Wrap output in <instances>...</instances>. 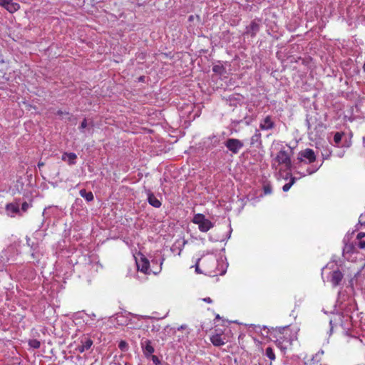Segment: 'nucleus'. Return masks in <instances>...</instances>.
Wrapping results in <instances>:
<instances>
[{
	"instance_id": "nucleus-1",
	"label": "nucleus",
	"mask_w": 365,
	"mask_h": 365,
	"mask_svg": "<svg viewBox=\"0 0 365 365\" xmlns=\"http://www.w3.org/2000/svg\"><path fill=\"white\" fill-rule=\"evenodd\" d=\"M299 330L297 326L292 325L276 328L274 330V337L278 346L282 349H287L297 339Z\"/></svg>"
},
{
	"instance_id": "nucleus-2",
	"label": "nucleus",
	"mask_w": 365,
	"mask_h": 365,
	"mask_svg": "<svg viewBox=\"0 0 365 365\" xmlns=\"http://www.w3.org/2000/svg\"><path fill=\"white\" fill-rule=\"evenodd\" d=\"M192 222L198 225V228L202 232H207L213 227V223L202 214H196L194 215Z\"/></svg>"
},
{
	"instance_id": "nucleus-3",
	"label": "nucleus",
	"mask_w": 365,
	"mask_h": 365,
	"mask_svg": "<svg viewBox=\"0 0 365 365\" xmlns=\"http://www.w3.org/2000/svg\"><path fill=\"white\" fill-rule=\"evenodd\" d=\"M317 156L315 155L314 151L311 148H306L303 150H301L297 157V160L299 162H304V160H307V163H312L316 161Z\"/></svg>"
},
{
	"instance_id": "nucleus-4",
	"label": "nucleus",
	"mask_w": 365,
	"mask_h": 365,
	"mask_svg": "<svg viewBox=\"0 0 365 365\" xmlns=\"http://www.w3.org/2000/svg\"><path fill=\"white\" fill-rule=\"evenodd\" d=\"M226 148L234 154L238 153L240 149L243 147V143L239 139L229 138L225 143Z\"/></svg>"
},
{
	"instance_id": "nucleus-5",
	"label": "nucleus",
	"mask_w": 365,
	"mask_h": 365,
	"mask_svg": "<svg viewBox=\"0 0 365 365\" xmlns=\"http://www.w3.org/2000/svg\"><path fill=\"white\" fill-rule=\"evenodd\" d=\"M276 160L279 164H283L287 169L292 168V162L289 153L286 150H280L276 156Z\"/></svg>"
},
{
	"instance_id": "nucleus-6",
	"label": "nucleus",
	"mask_w": 365,
	"mask_h": 365,
	"mask_svg": "<svg viewBox=\"0 0 365 365\" xmlns=\"http://www.w3.org/2000/svg\"><path fill=\"white\" fill-rule=\"evenodd\" d=\"M210 341L215 346H221L228 341V337L224 332L215 333L210 336Z\"/></svg>"
},
{
	"instance_id": "nucleus-7",
	"label": "nucleus",
	"mask_w": 365,
	"mask_h": 365,
	"mask_svg": "<svg viewBox=\"0 0 365 365\" xmlns=\"http://www.w3.org/2000/svg\"><path fill=\"white\" fill-rule=\"evenodd\" d=\"M140 346L143 354L146 358H150L151 354L155 351L154 346H153L152 341L148 339H143L140 341Z\"/></svg>"
},
{
	"instance_id": "nucleus-8",
	"label": "nucleus",
	"mask_w": 365,
	"mask_h": 365,
	"mask_svg": "<svg viewBox=\"0 0 365 365\" xmlns=\"http://www.w3.org/2000/svg\"><path fill=\"white\" fill-rule=\"evenodd\" d=\"M0 6L4 8L9 13H14L20 9L18 3L14 2L13 0H0Z\"/></svg>"
},
{
	"instance_id": "nucleus-9",
	"label": "nucleus",
	"mask_w": 365,
	"mask_h": 365,
	"mask_svg": "<svg viewBox=\"0 0 365 365\" xmlns=\"http://www.w3.org/2000/svg\"><path fill=\"white\" fill-rule=\"evenodd\" d=\"M136 264L138 270L145 274L149 273L150 262L145 257H141L139 261L136 262Z\"/></svg>"
},
{
	"instance_id": "nucleus-10",
	"label": "nucleus",
	"mask_w": 365,
	"mask_h": 365,
	"mask_svg": "<svg viewBox=\"0 0 365 365\" xmlns=\"http://www.w3.org/2000/svg\"><path fill=\"white\" fill-rule=\"evenodd\" d=\"M344 277L343 274L339 269L334 270L331 273V279L330 282L332 284L333 287H336L339 285Z\"/></svg>"
},
{
	"instance_id": "nucleus-11",
	"label": "nucleus",
	"mask_w": 365,
	"mask_h": 365,
	"mask_svg": "<svg viewBox=\"0 0 365 365\" xmlns=\"http://www.w3.org/2000/svg\"><path fill=\"white\" fill-rule=\"evenodd\" d=\"M274 128V122L270 115L266 116L259 124V128L262 130H268Z\"/></svg>"
},
{
	"instance_id": "nucleus-12",
	"label": "nucleus",
	"mask_w": 365,
	"mask_h": 365,
	"mask_svg": "<svg viewBox=\"0 0 365 365\" xmlns=\"http://www.w3.org/2000/svg\"><path fill=\"white\" fill-rule=\"evenodd\" d=\"M355 245L360 250H365V232H360L354 240Z\"/></svg>"
},
{
	"instance_id": "nucleus-13",
	"label": "nucleus",
	"mask_w": 365,
	"mask_h": 365,
	"mask_svg": "<svg viewBox=\"0 0 365 365\" xmlns=\"http://www.w3.org/2000/svg\"><path fill=\"white\" fill-rule=\"evenodd\" d=\"M251 145L259 147L262 145V134L259 130H256L250 139Z\"/></svg>"
},
{
	"instance_id": "nucleus-14",
	"label": "nucleus",
	"mask_w": 365,
	"mask_h": 365,
	"mask_svg": "<svg viewBox=\"0 0 365 365\" xmlns=\"http://www.w3.org/2000/svg\"><path fill=\"white\" fill-rule=\"evenodd\" d=\"M81 343L82 344L78 346V347L76 348V350L79 353H83L85 351L90 349L93 345V341L89 338H86L85 341H81Z\"/></svg>"
},
{
	"instance_id": "nucleus-15",
	"label": "nucleus",
	"mask_w": 365,
	"mask_h": 365,
	"mask_svg": "<svg viewBox=\"0 0 365 365\" xmlns=\"http://www.w3.org/2000/svg\"><path fill=\"white\" fill-rule=\"evenodd\" d=\"M148 202L150 205L155 208H159L162 205L161 202L150 191H148Z\"/></svg>"
},
{
	"instance_id": "nucleus-16",
	"label": "nucleus",
	"mask_w": 365,
	"mask_h": 365,
	"mask_svg": "<svg viewBox=\"0 0 365 365\" xmlns=\"http://www.w3.org/2000/svg\"><path fill=\"white\" fill-rule=\"evenodd\" d=\"M259 30V25L255 21H252L250 26L247 27V33L250 34L252 37L255 36L256 34Z\"/></svg>"
},
{
	"instance_id": "nucleus-17",
	"label": "nucleus",
	"mask_w": 365,
	"mask_h": 365,
	"mask_svg": "<svg viewBox=\"0 0 365 365\" xmlns=\"http://www.w3.org/2000/svg\"><path fill=\"white\" fill-rule=\"evenodd\" d=\"M66 157L68 158V163L70 165L76 164V160L77 158V155L74 153H64L62 155V160H66Z\"/></svg>"
},
{
	"instance_id": "nucleus-18",
	"label": "nucleus",
	"mask_w": 365,
	"mask_h": 365,
	"mask_svg": "<svg viewBox=\"0 0 365 365\" xmlns=\"http://www.w3.org/2000/svg\"><path fill=\"white\" fill-rule=\"evenodd\" d=\"M6 210L9 213H11V217L15 214L19 213V206L18 203H9L6 206Z\"/></svg>"
},
{
	"instance_id": "nucleus-19",
	"label": "nucleus",
	"mask_w": 365,
	"mask_h": 365,
	"mask_svg": "<svg viewBox=\"0 0 365 365\" xmlns=\"http://www.w3.org/2000/svg\"><path fill=\"white\" fill-rule=\"evenodd\" d=\"M80 195L85 198L88 202H91L93 200V194L92 192H87L85 189H82L79 192Z\"/></svg>"
},
{
	"instance_id": "nucleus-20",
	"label": "nucleus",
	"mask_w": 365,
	"mask_h": 365,
	"mask_svg": "<svg viewBox=\"0 0 365 365\" xmlns=\"http://www.w3.org/2000/svg\"><path fill=\"white\" fill-rule=\"evenodd\" d=\"M265 355L270 360V365H272V361H274L276 359L273 349L272 347H267L265 350Z\"/></svg>"
},
{
	"instance_id": "nucleus-21",
	"label": "nucleus",
	"mask_w": 365,
	"mask_h": 365,
	"mask_svg": "<svg viewBox=\"0 0 365 365\" xmlns=\"http://www.w3.org/2000/svg\"><path fill=\"white\" fill-rule=\"evenodd\" d=\"M212 71L214 73L222 75L225 72V68L222 65H215L212 67Z\"/></svg>"
},
{
	"instance_id": "nucleus-22",
	"label": "nucleus",
	"mask_w": 365,
	"mask_h": 365,
	"mask_svg": "<svg viewBox=\"0 0 365 365\" xmlns=\"http://www.w3.org/2000/svg\"><path fill=\"white\" fill-rule=\"evenodd\" d=\"M295 180H296V178L294 177H291L290 181L288 183H286L283 186V187H282L283 191L287 192L291 188V187L294 185V183L295 182Z\"/></svg>"
},
{
	"instance_id": "nucleus-23",
	"label": "nucleus",
	"mask_w": 365,
	"mask_h": 365,
	"mask_svg": "<svg viewBox=\"0 0 365 365\" xmlns=\"http://www.w3.org/2000/svg\"><path fill=\"white\" fill-rule=\"evenodd\" d=\"M344 135V133L342 132H336L334 135V142L335 143L336 145H339L341 141V138L343 137V135Z\"/></svg>"
},
{
	"instance_id": "nucleus-24",
	"label": "nucleus",
	"mask_w": 365,
	"mask_h": 365,
	"mask_svg": "<svg viewBox=\"0 0 365 365\" xmlns=\"http://www.w3.org/2000/svg\"><path fill=\"white\" fill-rule=\"evenodd\" d=\"M118 348L123 352L127 351L128 349V344L125 341L121 340L118 344Z\"/></svg>"
},
{
	"instance_id": "nucleus-25",
	"label": "nucleus",
	"mask_w": 365,
	"mask_h": 365,
	"mask_svg": "<svg viewBox=\"0 0 365 365\" xmlns=\"http://www.w3.org/2000/svg\"><path fill=\"white\" fill-rule=\"evenodd\" d=\"M29 344L31 347L34 349H38L41 346V343L37 339H31L29 341Z\"/></svg>"
},
{
	"instance_id": "nucleus-26",
	"label": "nucleus",
	"mask_w": 365,
	"mask_h": 365,
	"mask_svg": "<svg viewBox=\"0 0 365 365\" xmlns=\"http://www.w3.org/2000/svg\"><path fill=\"white\" fill-rule=\"evenodd\" d=\"M264 195H269L272 192V187L269 185H265L263 187Z\"/></svg>"
},
{
	"instance_id": "nucleus-27",
	"label": "nucleus",
	"mask_w": 365,
	"mask_h": 365,
	"mask_svg": "<svg viewBox=\"0 0 365 365\" xmlns=\"http://www.w3.org/2000/svg\"><path fill=\"white\" fill-rule=\"evenodd\" d=\"M150 357L151 358L153 364H155V365L160 364V361L157 356L151 354Z\"/></svg>"
},
{
	"instance_id": "nucleus-28",
	"label": "nucleus",
	"mask_w": 365,
	"mask_h": 365,
	"mask_svg": "<svg viewBox=\"0 0 365 365\" xmlns=\"http://www.w3.org/2000/svg\"><path fill=\"white\" fill-rule=\"evenodd\" d=\"M29 207V204L27 203L26 202H24L21 205V210L24 212H26Z\"/></svg>"
},
{
	"instance_id": "nucleus-29",
	"label": "nucleus",
	"mask_w": 365,
	"mask_h": 365,
	"mask_svg": "<svg viewBox=\"0 0 365 365\" xmlns=\"http://www.w3.org/2000/svg\"><path fill=\"white\" fill-rule=\"evenodd\" d=\"M195 19H197L198 21H200V17L199 15H190L189 17H188V21H193L195 20Z\"/></svg>"
},
{
	"instance_id": "nucleus-30",
	"label": "nucleus",
	"mask_w": 365,
	"mask_h": 365,
	"mask_svg": "<svg viewBox=\"0 0 365 365\" xmlns=\"http://www.w3.org/2000/svg\"><path fill=\"white\" fill-rule=\"evenodd\" d=\"M87 127V120L86 119H83V120L82 121L81 125H80V129H84Z\"/></svg>"
},
{
	"instance_id": "nucleus-31",
	"label": "nucleus",
	"mask_w": 365,
	"mask_h": 365,
	"mask_svg": "<svg viewBox=\"0 0 365 365\" xmlns=\"http://www.w3.org/2000/svg\"><path fill=\"white\" fill-rule=\"evenodd\" d=\"M199 261H200V259H197V263H196V264H195V272H196L197 273H201V271L200 270L199 264H198Z\"/></svg>"
},
{
	"instance_id": "nucleus-32",
	"label": "nucleus",
	"mask_w": 365,
	"mask_h": 365,
	"mask_svg": "<svg viewBox=\"0 0 365 365\" xmlns=\"http://www.w3.org/2000/svg\"><path fill=\"white\" fill-rule=\"evenodd\" d=\"M202 301H204V302H205L207 303H209V304H211L212 302V300L211 299L210 297L203 298Z\"/></svg>"
},
{
	"instance_id": "nucleus-33",
	"label": "nucleus",
	"mask_w": 365,
	"mask_h": 365,
	"mask_svg": "<svg viewBox=\"0 0 365 365\" xmlns=\"http://www.w3.org/2000/svg\"><path fill=\"white\" fill-rule=\"evenodd\" d=\"M310 364H312V365H327V364H318L317 363H315V359L314 358H313L311 360Z\"/></svg>"
},
{
	"instance_id": "nucleus-34",
	"label": "nucleus",
	"mask_w": 365,
	"mask_h": 365,
	"mask_svg": "<svg viewBox=\"0 0 365 365\" xmlns=\"http://www.w3.org/2000/svg\"><path fill=\"white\" fill-rule=\"evenodd\" d=\"M44 165H45V163H44L43 162H41V161H40V162H38V168H41L42 167H43V166H44Z\"/></svg>"
},
{
	"instance_id": "nucleus-35",
	"label": "nucleus",
	"mask_w": 365,
	"mask_h": 365,
	"mask_svg": "<svg viewBox=\"0 0 365 365\" xmlns=\"http://www.w3.org/2000/svg\"><path fill=\"white\" fill-rule=\"evenodd\" d=\"M187 329V326L185 325H185H182V326H180V328H178V329Z\"/></svg>"
},
{
	"instance_id": "nucleus-36",
	"label": "nucleus",
	"mask_w": 365,
	"mask_h": 365,
	"mask_svg": "<svg viewBox=\"0 0 365 365\" xmlns=\"http://www.w3.org/2000/svg\"><path fill=\"white\" fill-rule=\"evenodd\" d=\"M362 68H363V71L365 73V63H364Z\"/></svg>"
},
{
	"instance_id": "nucleus-37",
	"label": "nucleus",
	"mask_w": 365,
	"mask_h": 365,
	"mask_svg": "<svg viewBox=\"0 0 365 365\" xmlns=\"http://www.w3.org/2000/svg\"><path fill=\"white\" fill-rule=\"evenodd\" d=\"M62 113H63V112H62V111H61V110H58V115H61Z\"/></svg>"
},
{
	"instance_id": "nucleus-38",
	"label": "nucleus",
	"mask_w": 365,
	"mask_h": 365,
	"mask_svg": "<svg viewBox=\"0 0 365 365\" xmlns=\"http://www.w3.org/2000/svg\"><path fill=\"white\" fill-rule=\"evenodd\" d=\"M125 365H132V364H130V363H127L126 362V363H125Z\"/></svg>"
},
{
	"instance_id": "nucleus-39",
	"label": "nucleus",
	"mask_w": 365,
	"mask_h": 365,
	"mask_svg": "<svg viewBox=\"0 0 365 365\" xmlns=\"http://www.w3.org/2000/svg\"><path fill=\"white\" fill-rule=\"evenodd\" d=\"M163 260H164V259H162V261L160 262V266L163 264Z\"/></svg>"
}]
</instances>
